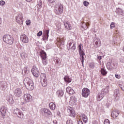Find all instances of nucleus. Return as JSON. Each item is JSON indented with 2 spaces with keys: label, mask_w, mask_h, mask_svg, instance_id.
<instances>
[{
  "label": "nucleus",
  "mask_w": 124,
  "mask_h": 124,
  "mask_svg": "<svg viewBox=\"0 0 124 124\" xmlns=\"http://www.w3.org/2000/svg\"><path fill=\"white\" fill-rule=\"evenodd\" d=\"M24 84L26 89L29 91H32L34 89L33 81L29 78H26L24 79Z\"/></svg>",
  "instance_id": "f257e3e1"
},
{
  "label": "nucleus",
  "mask_w": 124,
  "mask_h": 124,
  "mask_svg": "<svg viewBox=\"0 0 124 124\" xmlns=\"http://www.w3.org/2000/svg\"><path fill=\"white\" fill-rule=\"evenodd\" d=\"M78 52L79 55V59L80 60L82 64L84 66V56L85 55V50L83 49V46H81V44L79 45L78 46Z\"/></svg>",
  "instance_id": "f03ea898"
},
{
  "label": "nucleus",
  "mask_w": 124,
  "mask_h": 124,
  "mask_svg": "<svg viewBox=\"0 0 124 124\" xmlns=\"http://www.w3.org/2000/svg\"><path fill=\"white\" fill-rule=\"evenodd\" d=\"M54 12L56 14H62L63 11V7L61 3H57L54 7Z\"/></svg>",
  "instance_id": "7ed1b4c3"
},
{
  "label": "nucleus",
  "mask_w": 124,
  "mask_h": 124,
  "mask_svg": "<svg viewBox=\"0 0 124 124\" xmlns=\"http://www.w3.org/2000/svg\"><path fill=\"white\" fill-rule=\"evenodd\" d=\"M3 40L4 42H5L7 44H9L10 45H12L13 44V38L12 36L10 35H5L3 37Z\"/></svg>",
  "instance_id": "20e7f679"
},
{
  "label": "nucleus",
  "mask_w": 124,
  "mask_h": 124,
  "mask_svg": "<svg viewBox=\"0 0 124 124\" xmlns=\"http://www.w3.org/2000/svg\"><path fill=\"white\" fill-rule=\"evenodd\" d=\"M67 48L68 50H70L72 52H74L76 49L75 43L73 41H69L67 45Z\"/></svg>",
  "instance_id": "39448f33"
},
{
  "label": "nucleus",
  "mask_w": 124,
  "mask_h": 124,
  "mask_svg": "<svg viewBox=\"0 0 124 124\" xmlns=\"http://www.w3.org/2000/svg\"><path fill=\"white\" fill-rule=\"evenodd\" d=\"M41 83L43 87H46L47 86V78L45 74H41Z\"/></svg>",
  "instance_id": "423d86ee"
},
{
  "label": "nucleus",
  "mask_w": 124,
  "mask_h": 124,
  "mask_svg": "<svg viewBox=\"0 0 124 124\" xmlns=\"http://www.w3.org/2000/svg\"><path fill=\"white\" fill-rule=\"evenodd\" d=\"M41 113L44 116H47L48 118H52L53 115H52V112L50 110L47 108H43L41 109Z\"/></svg>",
  "instance_id": "0eeeda50"
},
{
  "label": "nucleus",
  "mask_w": 124,
  "mask_h": 124,
  "mask_svg": "<svg viewBox=\"0 0 124 124\" xmlns=\"http://www.w3.org/2000/svg\"><path fill=\"white\" fill-rule=\"evenodd\" d=\"M67 112L69 113V116H70V117H73V118H75L76 116V113L75 112V110L73 108L68 107L67 108Z\"/></svg>",
  "instance_id": "6e6552de"
},
{
  "label": "nucleus",
  "mask_w": 124,
  "mask_h": 124,
  "mask_svg": "<svg viewBox=\"0 0 124 124\" xmlns=\"http://www.w3.org/2000/svg\"><path fill=\"white\" fill-rule=\"evenodd\" d=\"M14 93L16 97H20L23 94V91L21 88H17L14 90Z\"/></svg>",
  "instance_id": "1a4fd4ad"
},
{
  "label": "nucleus",
  "mask_w": 124,
  "mask_h": 124,
  "mask_svg": "<svg viewBox=\"0 0 124 124\" xmlns=\"http://www.w3.org/2000/svg\"><path fill=\"white\" fill-rule=\"evenodd\" d=\"M16 22L19 25H22V24H23V22H24V18L23 17V15L22 14H20L16 16Z\"/></svg>",
  "instance_id": "9d476101"
},
{
  "label": "nucleus",
  "mask_w": 124,
  "mask_h": 124,
  "mask_svg": "<svg viewBox=\"0 0 124 124\" xmlns=\"http://www.w3.org/2000/svg\"><path fill=\"white\" fill-rule=\"evenodd\" d=\"M90 90L88 88H84L82 89V96L83 97L87 98L89 95H90Z\"/></svg>",
  "instance_id": "9b49d317"
},
{
  "label": "nucleus",
  "mask_w": 124,
  "mask_h": 124,
  "mask_svg": "<svg viewBox=\"0 0 124 124\" xmlns=\"http://www.w3.org/2000/svg\"><path fill=\"white\" fill-rule=\"evenodd\" d=\"M20 41L23 43H29V38L28 36L25 34H22L20 36Z\"/></svg>",
  "instance_id": "f8f14e48"
},
{
  "label": "nucleus",
  "mask_w": 124,
  "mask_h": 124,
  "mask_svg": "<svg viewBox=\"0 0 124 124\" xmlns=\"http://www.w3.org/2000/svg\"><path fill=\"white\" fill-rule=\"evenodd\" d=\"M31 72L35 77H38L39 76V71L36 66H34L31 69Z\"/></svg>",
  "instance_id": "ddd939ff"
},
{
  "label": "nucleus",
  "mask_w": 124,
  "mask_h": 124,
  "mask_svg": "<svg viewBox=\"0 0 124 124\" xmlns=\"http://www.w3.org/2000/svg\"><path fill=\"white\" fill-rule=\"evenodd\" d=\"M32 99L31 95L30 94H24V97H23V100L24 101V103H26V102H29V101H31Z\"/></svg>",
  "instance_id": "4468645a"
},
{
  "label": "nucleus",
  "mask_w": 124,
  "mask_h": 124,
  "mask_svg": "<svg viewBox=\"0 0 124 124\" xmlns=\"http://www.w3.org/2000/svg\"><path fill=\"white\" fill-rule=\"evenodd\" d=\"M76 102H77V99L76 98V97H75V96H72L70 97V101L69 102L70 105L73 106L76 104Z\"/></svg>",
  "instance_id": "2eb2a0df"
},
{
  "label": "nucleus",
  "mask_w": 124,
  "mask_h": 124,
  "mask_svg": "<svg viewBox=\"0 0 124 124\" xmlns=\"http://www.w3.org/2000/svg\"><path fill=\"white\" fill-rule=\"evenodd\" d=\"M7 83L5 81H0V89L2 91H4L7 89Z\"/></svg>",
  "instance_id": "dca6fc26"
},
{
  "label": "nucleus",
  "mask_w": 124,
  "mask_h": 124,
  "mask_svg": "<svg viewBox=\"0 0 124 124\" xmlns=\"http://www.w3.org/2000/svg\"><path fill=\"white\" fill-rule=\"evenodd\" d=\"M64 25L66 30H67V31H71L72 30V26H71V24L69 22H64Z\"/></svg>",
  "instance_id": "f3484780"
},
{
  "label": "nucleus",
  "mask_w": 124,
  "mask_h": 124,
  "mask_svg": "<svg viewBox=\"0 0 124 124\" xmlns=\"http://www.w3.org/2000/svg\"><path fill=\"white\" fill-rule=\"evenodd\" d=\"M49 30L45 31L44 33V37L42 38V40H43V41H44L45 39L46 40H47V39H48V38L49 37Z\"/></svg>",
  "instance_id": "a211bd4d"
},
{
  "label": "nucleus",
  "mask_w": 124,
  "mask_h": 124,
  "mask_svg": "<svg viewBox=\"0 0 124 124\" xmlns=\"http://www.w3.org/2000/svg\"><path fill=\"white\" fill-rule=\"evenodd\" d=\"M0 112L3 117H5V115L6 114V108H5V107L3 106L1 107Z\"/></svg>",
  "instance_id": "6ab92c4d"
},
{
  "label": "nucleus",
  "mask_w": 124,
  "mask_h": 124,
  "mask_svg": "<svg viewBox=\"0 0 124 124\" xmlns=\"http://www.w3.org/2000/svg\"><path fill=\"white\" fill-rule=\"evenodd\" d=\"M109 86H107L105 88L102 89L101 91L102 94H104V95H105L106 93H109Z\"/></svg>",
  "instance_id": "aec40b11"
},
{
  "label": "nucleus",
  "mask_w": 124,
  "mask_h": 124,
  "mask_svg": "<svg viewBox=\"0 0 124 124\" xmlns=\"http://www.w3.org/2000/svg\"><path fill=\"white\" fill-rule=\"evenodd\" d=\"M120 114V111L118 110H114L111 112V116L112 118H117Z\"/></svg>",
  "instance_id": "412c9836"
},
{
  "label": "nucleus",
  "mask_w": 124,
  "mask_h": 124,
  "mask_svg": "<svg viewBox=\"0 0 124 124\" xmlns=\"http://www.w3.org/2000/svg\"><path fill=\"white\" fill-rule=\"evenodd\" d=\"M94 45L95 47H100L101 45V41H100V39H96L94 41Z\"/></svg>",
  "instance_id": "4be33fe9"
},
{
  "label": "nucleus",
  "mask_w": 124,
  "mask_h": 124,
  "mask_svg": "<svg viewBox=\"0 0 124 124\" xmlns=\"http://www.w3.org/2000/svg\"><path fill=\"white\" fill-rule=\"evenodd\" d=\"M40 55L41 56L42 60L47 59V54H46V52L44 51V50H42L40 52Z\"/></svg>",
  "instance_id": "5701e85b"
},
{
  "label": "nucleus",
  "mask_w": 124,
  "mask_h": 124,
  "mask_svg": "<svg viewBox=\"0 0 124 124\" xmlns=\"http://www.w3.org/2000/svg\"><path fill=\"white\" fill-rule=\"evenodd\" d=\"M66 92L68 93L69 94H74L75 92L72 88L70 87H68L66 88Z\"/></svg>",
  "instance_id": "b1692460"
},
{
  "label": "nucleus",
  "mask_w": 124,
  "mask_h": 124,
  "mask_svg": "<svg viewBox=\"0 0 124 124\" xmlns=\"http://www.w3.org/2000/svg\"><path fill=\"white\" fill-rule=\"evenodd\" d=\"M115 12L119 15H122V16H124V11H123V10L121 8H117Z\"/></svg>",
  "instance_id": "393cba45"
},
{
  "label": "nucleus",
  "mask_w": 124,
  "mask_h": 124,
  "mask_svg": "<svg viewBox=\"0 0 124 124\" xmlns=\"http://www.w3.org/2000/svg\"><path fill=\"white\" fill-rule=\"evenodd\" d=\"M114 96L115 98H118L120 96V90L116 89L114 91Z\"/></svg>",
  "instance_id": "a878e982"
},
{
  "label": "nucleus",
  "mask_w": 124,
  "mask_h": 124,
  "mask_svg": "<svg viewBox=\"0 0 124 124\" xmlns=\"http://www.w3.org/2000/svg\"><path fill=\"white\" fill-rule=\"evenodd\" d=\"M57 95H58V97H62V95H63V91L62 90H58L57 91Z\"/></svg>",
  "instance_id": "bb28decb"
},
{
  "label": "nucleus",
  "mask_w": 124,
  "mask_h": 124,
  "mask_svg": "<svg viewBox=\"0 0 124 124\" xmlns=\"http://www.w3.org/2000/svg\"><path fill=\"white\" fill-rule=\"evenodd\" d=\"M81 28L83 30H87L89 28V23H83L81 25Z\"/></svg>",
  "instance_id": "cd10ccee"
},
{
  "label": "nucleus",
  "mask_w": 124,
  "mask_h": 124,
  "mask_svg": "<svg viewBox=\"0 0 124 124\" xmlns=\"http://www.w3.org/2000/svg\"><path fill=\"white\" fill-rule=\"evenodd\" d=\"M22 73L24 75H27L29 73V70H28V66H25L22 70Z\"/></svg>",
  "instance_id": "c85d7f7f"
},
{
  "label": "nucleus",
  "mask_w": 124,
  "mask_h": 124,
  "mask_svg": "<svg viewBox=\"0 0 124 124\" xmlns=\"http://www.w3.org/2000/svg\"><path fill=\"white\" fill-rule=\"evenodd\" d=\"M104 95H105L102 94L101 92V93L98 94L97 98V100H98V101H100V100H101V99H102L103 97H104Z\"/></svg>",
  "instance_id": "c756f323"
},
{
  "label": "nucleus",
  "mask_w": 124,
  "mask_h": 124,
  "mask_svg": "<svg viewBox=\"0 0 124 124\" xmlns=\"http://www.w3.org/2000/svg\"><path fill=\"white\" fill-rule=\"evenodd\" d=\"M49 107L51 110H55L56 109V105L54 103H50L49 104Z\"/></svg>",
  "instance_id": "7c9ffc66"
},
{
  "label": "nucleus",
  "mask_w": 124,
  "mask_h": 124,
  "mask_svg": "<svg viewBox=\"0 0 124 124\" xmlns=\"http://www.w3.org/2000/svg\"><path fill=\"white\" fill-rule=\"evenodd\" d=\"M82 119L84 123L87 124V122H88V117L85 114L82 115Z\"/></svg>",
  "instance_id": "2f4dec72"
},
{
  "label": "nucleus",
  "mask_w": 124,
  "mask_h": 124,
  "mask_svg": "<svg viewBox=\"0 0 124 124\" xmlns=\"http://www.w3.org/2000/svg\"><path fill=\"white\" fill-rule=\"evenodd\" d=\"M64 80L65 82H67V83H71V79L68 76H65L64 78Z\"/></svg>",
  "instance_id": "473e14b6"
},
{
  "label": "nucleus",
  "mask_w": 124,
  "mask_h": 124,
  "mask_svg": "<svg viewBox=\"0 0 124 124\" xmlns=\"http://www.w3.org/2000/svg\"><path fill=\"white\" fill-rule=\"evenodd\" d=\"M17 116L19 119H23L24 118V113L22 111H19Z\"/></svg>",
  "instance_id": "72a5a7b5"
},
{
  "label": "nucleus",
  "mask_w": 124,
  "mask_h": 124,
  "mask_svg": "<svg viewBox=\"0 0 124 124\" xmlns=\"http://www.w3.org/2000/svg\"><path fill=\"white\" fill-rule=\"evenodd\" d=\"M101 74L103 75V76L106 75V74H107V72L106 71V70L104 69V68H101Z\"/></svg>",
  "instance_id": "f704fd0d"
},
{
  "label": "nucleus",
  "mask_w": 124,
  "mask_h": 124,
  "mask_svg": "<svg viewBox=\"0 0 124 124\" xmlns=\"http://www.w3.org/2000/svg\"><path fill=\"white\" fill-rule=\"evenodd\" d=\"M8 101L9 102L10 104H13L14 103V100H13V98L12 97H10L8 100Z\"/></svg>",
  "instance_id": "c9c22d12"
},
{
  "label": "nucleus",
  "mask_w": 124,
  "mask_h": 124,
  "mask_svg": "<svg viewBox=\"0 0 124 124\" xmlns=\"http://www.w3.org/2000/svg\"><path fill=\"white\" fill-rule=\"evenodd\" d=\"M42 63L43 65H47L48 64V60H47L46 59H42Z\"/></svg>",
  "instance_id": "e433bc0d"
},
{
  "label": "nucleus",
  "mask_w": 124,
  "mask_h": 124,
  "mask_svg": "<svg viewBox=\"0 0 124 124\" xmlns=\"http://www.w3.org/2000/svg\"><path fill=\"white\" fill-rule=\"evenodd\" d=\"M37 5L39 6V8H41L42 7V0H39L37 2Z\"/></svg>",
  "instance_id": "4c0bfd02"
},
{
  "label": "nucleus",
  "mask_w": 124,
  "mask_h": 124,
  "mask_svg": "<svg viewBox=\"0 0 124 124\" xmlns=\"http://www.w3.org/2000/svg\"><path fill=\"white\" fill-rule=\"evenodd\" d=\"M27 124H34V121L30 119L27 121Z\"/></svg>",
  "instance_id": "58836bf2"
},
{
  "label": "nucleus",
  "mask_w": 124,
  "mask_h": 124,
  "mask_svg": "<svg viewBox=\"0 0 124 124\" xmlns=\"http://www.w3.org/2000/svg\"><path fill=\"white\" fill-rule=\"evenodd\" d=\"M21 58L22 59H27L28 58V54L26 53H23L21 54Z\"/></svg>",
  "instance_id": "ea45409f"
},
{
  "label": "nucleus",
  "mask_w": 124,
  "mask_h": 124,
  "mask_svg": "<svg viewBox=\"0 0 124 124\" xmlns=\"http://www.w3.org/2000/svg\"><path fill=\"white\" fill-rule=\"evenodd\" d=\"M19 109L16 108L14 110V114H15L16 115H18V113H19Z\"/></svg>",
  "instance_id": "a19ab883"
},
{
  "label": "nucleus",
  "mask_w": 124,
  "mask_h": 124,
  "mask_svg": "<svg viewBox=\"0 0 124 124\" xmlns=\"http://www.w3.org/2000/svg\"><path fill=\"white\" fill-rule=\"evenodd\" d=\"M119 86L122 91H124V83H120Z\"/></svg>",
  "instance_id": "79ce46f5"
},
{
  "label": "nucleus",
  "mask_w": 124,
  "mask_h": 124,
  "mask_svg": "<svg viewBox=\"0 0 124 124\" xmlns=\"http://www.w3.org/2000/svg\"><path fill=\"white\" fill-rule=\"evenodd\" d=\"M66 124H73V121L70 119H69L66 121Z\"/></svg>",
  "instance_id": "37998d69"
},
{
  "label": "nucleus",
  "mask_w": 124,
  "mask_h": 124,
  "mask_svg": "<svg viewBox=\"0 0 124 124\" xmlns=\"http://www.w3.org/2000/svg\"><path fill=\"white\" fill-rule=\"evenodd\" d=\"M4 4H5V1H4V0H0V6H3V5H4Z\"/></svg>",
  "instance_id": "c03bdc74"
},
{
  "label": "nucleus",
  "mask_w": 124,
  "mask_h": 124,
  "mask_svg": "<svg viewBox=\"0 0 124 124\" xmlns=\"http://www.w3.org/2000/svg\"><path fill=\"white\" fill-rule=\"evenodd\" d=\"M114 28H115V23L111 22L110 24V29H114Z\"/></svg>",
  "instance_id": "a18cd8bd"
},
{
  "label": "nucleus",
  "mask_w": 124,
  "mask_h": 124,
  "mask_svg": "<svg viewBox=\"0 0 124 124\" xmlns=\"http://www.w3.org/2000/svg\"><path fill=\"white\" fill-rule=\"evenodd\" d=\"M83 5H84V6H88L89 5V2L87 1H84L83 2Z\"/></svg>",
  "instance_id": "49530a36"
},
{
  "label": "nucleus",
  "mask_w": 124,
  "mask_h": 124,
  "mask_svg": "<svg viewBox=\"0 0 124 124\" xmlns=\"http://www.w3.org/2000/svg\"><path fill=\"white\" fill-rule=\"evenodd\" d=\"M104 124H110V121L108 119H106L104 121Z\"/></svg>",
  "instance_id": "de8ad7c7"
},
{
  "label": "nucleus",
  "mask_w": 124,
  "mask_h": 124,
  "mask_svg": "<svg viewBox=\"0 0 124 124\" xmlns=\"http://www.w3.org/2000/svg\"><path fill=\"white\" fill-rule=\"evenodd\" d=\"M26 25L27 26H30L31 25V20H28L26 21Z\"/></svg>",
  "instance_id": "09e8293b"
},
{
  "label": "nucleus",
  "mask_w": 124,
  "mask_h": 124,
  "mask_svg": "<svg viewBox=\"0 0 124 124\" xmlns=\"http://www.w3.org/2000/svg\"><path fill=\"white\" fill-rule=\"evenodd\" d=\"M37 36H41L42 35V31H40L37 34Z\"/></svg>",
  "instance_id": "8fccbe9b"
},
{
  "label": "nucleus",
  "mask_w": 124,
  "mask_h": 124,
  "mask_svg": "<svg viewBox=\"0 0 124 124\" xmlns=\"http://www.w3.org/2000/svg\"><path fill=\"white\" fill-rule=\"evenodd\" d=\"M89 66L90 68H93V67H94V64L93 63H90L89 64Z\"/></svg>",
  "instance_id": "3c124183"
},
{
  "label": "nucleus",
  "mask_w": 124,
  "mask_h": 124,
  "mask_svg": "<svg viewBox=\"0 0 124 124\" xmlns=\"http://www.w3.org/2000/svg\"><path fill=\"white\" fill-rule=\"evenodd\" d=\"M115 77L116 78H117V79H120V78H121V76H120V75L115 74Z\"/></svg>",
  "instance_id": "603ef678"
},
{
  "label": "nucleus",
  "mask_w": 124,
  "mask_h": 124,
  "mask_svg": "<svg viewBox=\"0 0 124 124\" xmlns=\"http://www.w3.org/2000/svg\"><path fill=\"white\" fill-rule=\"evenodd\" d=\"M55 0H48L49 2H50V3H54V2H55Z\"/></svg>",
  "instance_id": "864d4df0"
},
{
  "label": "nucleus",
  "mask_w": 124,
  "mask_h": 124,
  "mask_svg": "<svg viewBox=\"0 0 124 124\" xmlns=\"http://www.w3.org/2000/svg\"><path fill=\"white\" fill-rule=\"evenodd\" d=\"M97 58H98V60H101L102 59V58H103V56L98 55Z\"/></svg>",
  "instance_id": "5fc2aeb1"
},
{
  "label": "nucleus",
  "mask_w": 124,
  "mask_h": 124,
  "mask_svg": "<svg viewBox=\"0 0 124 124\" xmlns=\"http://www.w3.org/2000/svg\"><path fill=\"white\" fill-rule=\"evenodd\" d=\"M78 124H83V122L81 121H79L78 122Z\"/></svg>",
  "instance_id": "6e6d98bb"
},
{
  "label": "nucleus",
  "mask_w": 124,
  "mask_h": 124,
  "mask_svg": "<svg viewBox=\"0 0 124 124\" xmlns=\"http://www.w3.org/2000/svg\"><path fill=\"white\" fill-rule=\"evenodd\" d=\"M31 0H26V1H27L28 2H30V1H31Z\"/></svg>",
  "instance_id": "4d7b16f0"
},
{
  "label": "nucleus",
  "mask_w": 124,
  "mask_h": 124,
  "mask_svg": "<svg viewBox=\"0 0 124 124\" xmlns=\"http://www.w3.org/2000/svg\"><path fill=\"white\" fill-rule=\"evenodd\" d=\"M0 70H1V64L0 63Z\"/></svg>",
  "instance_id": "13d9d810"
},
{
  "label": "nucleus",
  "mask_w": 124,
  "mask_h": 124,
  "mask_svg": "<svg viewBox=\"0 0 124 124\" xmlns=\"http://www.w3.org/2000/svg\"><path fill=\"white\" fill-rule=\"evenodd\" d=\"M1 24V18H0V25Z\"/></svg>",
  "instance_id": "bf43d9fd"
},
{
  "label": "nucleus",
  "mask_w": 124,
  "mask_h": 124,
  "mask_svg": "<svg viewBox=\"0 0 124 124\" xmlns=\"http://www.w3.org/2000/svg\"><path fill=\"white\" fill-rule=\"evenodd\" d=\"M56 62H57V63H59V60H57Z\"/></svg>",
  "instance_id": "052dcab7"
}]
</instances>
